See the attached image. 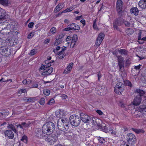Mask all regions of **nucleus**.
Wrapping results in <instances>:
<instances>
[{
    "label": "nucleus",
    "instance_id": "1",
    "mask_svg": "<svg viewBox=\"0 0 146 146\" xmlns=\"http://www.w3.org/2000/svg\"><path fill=\"white\" fill-rule=\"evenodd\" d=\"M80 118L82 122L88 123H91L92 125L99 126L97 123L96 121V119L94 117H91L86 114L81 112L80 113Z\"/></svg>",
    "mask_w": 146,
    "mask_h": 146
},
{
    "label": "nucleus",
    "instance_id": "2",
    "mask_svg": "<svg viewBox=\"0 0 146 146\" xmlns=\"http://www.w3.org/2000/svg\"><path fill=\"white\" fill-rule=\"evenodd\" d=\"M69 120L68 119L64 118L58 120L57 125L58 129L62 131H65L69 128Z\"/></svg>",
    "mask_w": 146,
    "mask_h": 146
},
{
    "label": "nucleus",
    "instance_id": "3",
    "mask_svg": "<svg viewBox=\"0 0 146 146\" xmlns=\"http://www.w3.org/2000/svg\"><path fill=\"white\" fill-rule=\"evenodd\" d=\"M55 126L52 122L49 121L44 124L42 127V131L45 135L51 134L55 130Z\"/></svg>",
    "mask_w": 146,
    "mask_h": 146
},
{
    "label": "nucleus",
    "instance_id": "4",
    "mask_svg": "<svg viewBox=\"0 0 146 146\" xmlns=\"http://www.w3.org/2000/svg\"><path fill=\"white\" fill-rule=\"evenodd\" d=\"M70 124L74 126H77L79 125L81 122V118L77 115L71 116L69 118Z\"/></svg>",
    "mask_w": 146,
    "mask_h": 146
},
{
    "label": "nucleus",
    "instance_id": "5",
    "mask_svg": "<svg viewBox=\"0 0 146 146\" xmlns=\"http://www.w3.org/2000/svg\"><path fill=\"white\" fill-rule=\"evenodd\" d=\"M119 17L116 19L114 21L113 23V27L115 30L119 31L120 30L118 26L121 25L123 23V19L119 15Z\"/></svg>",
    "mask_w": 146,
    "mask_h": 146
},
{
    "label": "nucleus",
    "instance_id": "6",
    "mask_svg": "<svg viewBox=\"0 0 146 146\" xmlns=\"http://www.w3.org/2000/svg\"><path fill=\"white\" fill-rule=\"evenodd\" d=\"M11 31V28L10 24L5 27V25H0V33L5 35H7L9 34Z\"/></svg>",
    "mask_w": 146,
    "mask_h": 146
},
{
    "label": "nucleus",
    "instance_id": "7",
    "mask_svg": "<svg viewBox=\"0 0 146 146\" xmlns=\"http://www.w3.org/2000/svg\"><path fill=\"white\" fill-rule=\"evenodd\" d=\"M124 85L121 82H118L114 87V92L117 94H121L124 90Z\"/></svg>",
    "mask_w": 146,
    "mask_h": 146
},
{
    "label": "nucleus",
    "instance_id": "8",
    "mask_svg": "<svg viewBox=\"0 0 146 146\" xmlns=\"http://www.w3.org/2000/svg\"><path fill=\"white\" fill-rule=\"evenodd\" d=\"M123 2L121 0H117L116 3V8L118 14L120 16L122 15Z\"/></svg>",
    "mask_w": 146,
    "mask_h": 146
},
{
    "label": "nucleus",
    "instance_id": "9",
    "mask_svg": "<svg viewBox=\"0 0 146 146\" xmlns=\"http://www.w3.org/2000/svg\"><path fill=\"white\" fill-rule=\"evenodd\" d=\"M49 135L46 139V141L50 145L53 144L58 140V136L51 134Z\"/></svg>",
    "mask_w": 146,
    "mask_h": 146
},
{
    "label": "nucleus",
    "instance_id": "10",
    "mask_svg": "<svg viewBox=\"0 0 146 146\" xmlns=\"http://www.w3.org/2000/svg\"><path fill=\"white\" fill-rule=\"evenodd\" d=\"M80 29L79 26L75 23H72L68 25L67 28H65L63 30L68 31L70 30H79Z\"/></svg>",
    "mask_w": 146,
    "mask_h": 146
},
{
    "label": "nucleus",
    "instance_id": "11",
    "mask_svg": "<svg viewBox=\"0 0 146 146\" xmlns=\"http://www.w3.org/2000/svg\"><path fill=\"white\" fill-rule=\"evenodd\" d=\"M35 135L37 137L40 139H42L44 138L45 136V134L42 131V130L40 128L36 129L35 130Z\"/></svg>",
    "mask_w": 146,
    "mask_h": 146
},
{
    "label": "nucleus",
    "instance_id": "12",
    "mask_svg": "<svg viewBox=\"0 0 146 146\" xmlns=\"http://www.w3.org/2000/svg\"><path fill=\"white\" fill-rule=\"evenodd\" d=\"M104 34L102 33H100L99 34L96 40L95 43L96 45L98 46L100 45L104 37Z\"/></svg>",
    "mask_w": 146,
    "mask_h": 146
},
{
    "label": "nucleus",
    "instance_id": "13",
    "mask_svg": "<svg viewBox=\"0 0 146 146\" xmlns=\"http://www.w3.org/2000/svg\"><path fill=\"white\" fill-rule=\"evenodd\" d=\"M5 137H8L9 139H13L14 138V134L11 130L7 129L4 132Z\"/></svg>",
    "mask_w": 146,
    "mask_h": 146
},
{
    "label": "nucleus",
    "instance_id": "14",
    "mask_svg": "<svg viewBox=\"0 0 146 146\" xmlns=\"http://www.w3.org/2000/svg\"><path fill=\"white\" fill-rule=\"evenodd\" d=\"M141 101V95H137L134 98L132 103L134 106H138L140 104Z\"/></svg>",
    "mask_w": 146,
    "mask_h": 146
},
{
    "label": "nucleus",
    "instance_id": "15",
    "mask_svg": "<svg viewBox=\"0 0 146 146\" xmlns=\"http://www.w3.org/2000/svg\"><path fill=\"white\" fill-rule=\"evenodd\" d=\"M55 113L56 116L59 118H63L65 115V112L63 110H58L56 111Z\"/></svg>",
    "mask_w": 146,
    "mask_h": 146
},
{
    "label": "nucleus",
    "instance_id": "16",
    "mask_svg": "<svg viewBox=\"0 0 146 146\" xmlns=\"http://www.w3.org/2000/svg\"><path fill=\"white\" fill-rule=\"evenodd\" d=\"M44 72H42L41 74L42 75H48L50 74L53 71V68L52 67H50L48 69H44Z\"/></svg>",
    "mask_w": 146,
    "mask_h": 146
},
{
    "label": "nucleus",
    "instance_id": "17",
    "mask_svg": "<svg viewBox=\"0 0 146 146\" xmlns=\"http://www.w3.org/2000/svg\"><path fill=\"white\" fill-rule=\"evenodd\" d=\"M127 139L128 143L130 144L132 141L136 138L134 134L132 133H129L127 135Z\"/></svg>",
    "mask_w": 146,
    "mask_h": 146
},
{
    "label": "nucleus",
    "instance_id": "18",
    "mask_svg": "<svg viewBox=\"0 0 146 146\" xmlns=\"http://www.w3.org/2000/svg\"><path fill=\"white\" fill-rule=\"evenodd\" d=\"M1 48V50L3 54H6L7 55H9L11 54L10 48L9 49L7 45L3 48Z\"/></svg>",
    "mask_w": 146,
    "mask_h": 146
},
{
    "label": "nucleus",
    "instance_id": "19",
    "mask_svg": "<svg viewBox=\"0 0 146 146\" xmlns=\"http://www.w3.org/2000/svg\"><path fill=\"white\" fill-rule=\"evenodd\" d=\"M138 5L141 8H146V0H141L139 1Z\"/></svg>",
    "mask_w": 146,
    "mask_h": 146
},
{
    "label": "nucleus",
    "instance_id": "20",
    "mask_svg": "<svg viewBox=\"0 0 146 146\" xmlns=\"http://www.w3.org/2000/svg\"><path fill=\"white\" fill-rule=\"evenodd\" d=\"M64 36L63 35H59L58 38H56L54 43L55 45L57 46L59 44L62 42V40L61 38Z\"/></svg>",
    "mask_w": 146,
    "mask_h": 146
},
{
    "label": "nucleus",
    "instance_id": "21",
    "mask_svg": "<svg viewBox=\"0 0 146 146\" xmlns=\"http://www.w3.org/2000/svg\"><path fill=\"white\" fill-rule=\"evenodd\" d=\"M73 65L72 63H70L67 66L66 69H65L64 71V73L65 74H68L70 72V70L72 68V66Z\"/></svg>",
    "mask_w": 146,
    "mask_h": 146
},
{
    "label": "nucleus",
    "instance_id": "22",
    "mask_svg": "<svg viewBox=\"0 0 146 146\" xmlns=\"http://www.w3.org/2000/svg\"><path fill=\"white\" fill-rule=\"evenodd\" d=\"M63 5V4L62 3H59L55 8L54 10V12L56 13L59 11L63 8L62 6Z\"/></svg>",
    "mask_w": 146,
    "mask_h": 146
},
{
    "label": "nucleus",
    "instance_id": "23",
    "mask_svg": "<svg viewBox=\"0 0 146 146\" xmlns=\"http://www.w3.org/2000/svg\"><path fill=\"white\" fill-rule=\"evenodd\" d=\"M7 127V128L11 129L15 133H18L17 130L16 129L15 126L12 124L9 123Z\"/></svg>",
    "mask_w": 146,
    "mask_h": 146
},
{
    "label": "nucleus",
    "instance_id": "24",
    "mask_svg": "<svg viewBox=\"0 0 146 146\" xmlns=\"http://www.w3.org/2000/svg\"><path fill=\"white\" fill-rule=\"evenodd\" d=\"M139 11L137 7H133L131 9V13H133L135 16H137L138 15Z\"/></svg>",
    "mask_w": 146,
    "mask_h": 146
},
{
    "label": "nucleus",
    "instance_id": "25",
    "mask_svg": "<svg viewBox=\"0 0 146 146\" xmlns=\"http://www.w3.org/2000/svg\"><path fill=\"white\" fill-rule=\"evenodd\" d=\"M6 12L4 10L1 9L0 10V19H3L6 15Z\"/></svg>",
    "mask_w": 146,
    "mask_h": 146
},
{
    "label": "nucleus",
    "instance_id": "26",
    "mask_svg": "<svg viewBox=\"0 0 146 146\" xmlns=\"http://www.w3.org/2000/svg\"><path fill=\"white\" fill-rule=\"evenodd\" d=\"M119 53L121 54L122 55H127L128 53V51L124 49H121L120 50H118Z\"/></svg>",
    "mask_w": 146,
    "mask_h": 146
},
{
    "label": "nucleus",
    "instance_id": "27",
    "mask_svg": "<svg viewBox=\"0 0 146 146\" xmlns=\"http://www.w3.org/2000/svg\"><path fill=\"white\" fill-rule=\"evenodd\" d=\"M123 80V82L125 86H128L130 88H131L133 86V85L131 82L128 80Z\"/></svg>",
    "mask_w": 146,
    "mask_h": 146
},
{
    "label": "nucleus",
    "instance_id": "28",
    "mask_svg": "<svg viewBox=\"0 0 146 146\" xmlns=\"http://www.w3.org/2000/svg\"><path fill=\"white\" fill-rule=\"evenodd\" d=\"M8 3V0H0V4L4 6H7Z\"/></svg>",
    "mask_w": 146,
    "mask_h": 146
},
{
    "label": "nucleus",
    "instance_id": "29",
    "mask_svg": "<svg viewBox=\"0 0 146 146\" xmlns=\"http://www.w3.org/2000/svg\"><path fill=\"white\" fill-rule=\"evenodd\" d=\"M7 45V43L5 42L2 40V39L0 38V48H3Z\"/></svg>",
    "mask_w": 146,
    "mask_h": 146
},
{
    "label": "nucleus",
    "instance_id": "30",
    "mask_svg": "<svg viewBox=\"0 0 146 146\" xmlns=\"http://www.w3.org/2000/svg\"><path fill=\"white\" fill-rule=\"evenodd\" d=\"M118 66H119V70L120 72H123L124 70V65L123 63L118 64Z\"/></svg>",
    "mask_w": 146,
    "mask_h": 146
},
{
    "label": "nucleus",
    "instance_id": "31",
    "mask_svg": "<svg viewBox=\"0 0 146 146\" xmlns=\"http://www.w3.org/2000/svg\"><path fill=\"white\" fill-rule=\"evenodd\" d=\"M98 140H99V142L101 144H104L105 142V139L100 137H98Z\"/></svg>",
    "mask_w": 146,
    "mask_h": 146
},
{
    "label": "nucleus",
    "instance_id": "32",
    "mask_svg": "<svg viewBox=\"0 0 146 146\" xmlns=\"http://www.w3.org/2000/svg\"><path fill=\"white\" fill-rule=\"evenodd\" d=\"M21 140L25 143H27L28 141V138L25 135L23 136L22 137Z\"/></svg>",
    "mask_w": 146,
    "mask_h": 146
},
{
    "label": "nucleus",
    "instance_id": "33",
    "mask_svg": "<svg viewBox=\"0 0 146 146\" xmlns=\"http://www.w3.org/2000/svg\"><path fill=\"white\" fill-rule=\"evenodd\" d=\"M135 91L137 93L139 94H140L138 95H141V96L145 94V92L143 91L140 89H136Z\"/></svg>",
    "mask_w": 146,
    "mask_h": 146
},
{
    "label": "nucleus",
    "instance_id": "34",
    "mask_svg": "<svg viewBox=\"0 0 146 146\" xmlns=\"http://www.w3.org/2000/svg\"><path fill=\"white\" fill-rule=\"evenodd\" d=\"M117 58L118 64L123 63V58L121 56H117Z\"/></svg>",
    "mask_w": 146,
    "mask_h": 146
},
{
    "label": "nucleus",
    "instance_id": "35",
    "mask_svg": "<svg viewBox=\"0 0 146 146\" xmlns=\"http://www.w3.org/2000/svg\"><path fill=\"white\" fill-rule=\"evenodd\" d=\"M50 64V63L46 64L45 65L41 66L40 67V69L41 70L43 69L44 70V69L47 68V67H48L51 66V65Z\"/></svg>",
    "mask_w": 146,
    "mask_h": 146
},
{
    "label": "nucleus",
    "instance_id": "36",
    "mask_svg": "<svg viewBox=\"0 0 146 146\" xmlns=\"http://www.w3.org/2000/svg\"><path fill=\"white\" fill-rule=\"evenodd\" d=\"M43 93L46 96H48L50 93V91L48 89H45L43 90Z\"/></svg>",
    "mask_w": 146,
    "mask_h": 146
},
{
    "label": "nucleus",
    "instance_id": "37",
    "mask_svg": "<svg viewBox=\"0 0 146 146\" xmlns=\"http://www.w3.org/2000/svg\"><path fill=\"white\" fill-rule=\"evenodd\" d=\"M93 28L95 30H97L98 29L97 25H96V20L95 19L93 21Z\"/></svg>",
    "mask_w": 146,
    "mask_h": 146
},
{
    "label": "nucleus",
    "instance_id": "38",
    "mask_svg": "<svg viewBox=\"0 0 146 146\" xmlns=\"http://www.w3.org/2000/svg\"><path fill=\"white\" fill-rule=\"evenodd\" d=\"M7 41L9 42V43H10V44L11 46H13L14 45H15V44L14 43L13 40L12 39L10 38L7 39Z\"/></svg>",
    "mask_w": 146,
    "mask_h": 146
},
{
    "label": "nucleus",
    "instance_id": "39",
    "mask_svg": "<svg viewBox=\"0 0 146 146\" xmlns=\"http://www.w3.org/2000/svg\"><path fill=\"white\" fill-rule=\"evenodd\" d=\"M39 102L40 105H43L45 102V100L44 98H41L39 101Z\"/></svg>",
    "mask_w": 146,
    "mask_h": 146
},
{
    "label": "nucleus",
    "instance_id": "40",
    "mask_svg": "<svg viewBox=\"0 0 146 146\" xmlns=\"http://www.w3.org/2000/svg\"><path fill=\"white\" fill-rule=\"evenodd\" d=\"M123 23L127 27H130V23L128 21H125L123 19Z\"/></svg>",
    "mask_w": 146,
    "mask_h": 146
},
{
    "label": "nucleus",
    "instance_id": "41",
    "mask_svg": "<svg viewBox=\"0 0 146 146\" xmlns=\"http://www.w3.org/2000/svg\"><path fill=\"white\" fill-rule=\"evenodd\" d=\"M74 8H73V7H70V8H68L65 10H64L63 11V12L64 13H66L67 12H69L72 10H73Z\"/></svg>",
    "mask_w": 146,
    "mask_h": 146
},
{
    "label": "nucleus",
    "instance_id": "42",
    "mask_svg": "<svg viewBox=\"0 0 146 146\" xmlns=\"http://www.w3.org/2000/svg\"><path fill=\"white\" fill-rule=\"evenodd\" d=\"M37 52V50L36 49H34L31 50L29 54L31 55H33L35 54Z\"/></svg>",
    "mask_w": 146,
    "mask_h": 146
},
{
    "label": "nucleus",
    "instance_id": "43",
    "mask_svg": "<svg viewBox=\"0 0 146 146\" xmlns=\"http://www.w3.org/2000/svg\"><path fill=\"white\" fill-rule=\"evenodd\" d=\"M54 100L53 98H51L50 100L48 101V102L47 103V104L51 105L52 104H54Z\"/></svg>",
    "mask_w": 146,
    "mask_h": 146
},
{
    "label": "nucleus",
    "instance_id": "44",
    "mask_svg": "<svg viewBox=\"0 0 146 146\" xmlns=\"http://www.w3.org/2000/svg\"><path fill=\"white\" fill-rule=\"evenodd\" d=\"M58 55H59V57L60 59H62L64 58L65 55L64 54V53H60L59 52H58Z\"/></svg>",
    "mask_w": 146,
    "mask_h": 146
},
{
    "label": "nucleus",
    "instance_id": "45",
    "mask_svg": "<svg viewBox=\"0 0 146 146\" xmlns=\"http://www.w3.org/2000/svg\"><path fill=\"white\" fill-rule=\"evenodd\" d=\"M35 99V98L34 97L28 98L27 101L30 102H34Z\"/></svg>",
    "mask_w": 146,
    "mask_h": 146
},
{
    "label": "nucleus",
    "instance_id": "46",
    "mask_svg": "<svg viewBox=\"0 0 146 146\" xmlns=\"http://www.w3.org/2000/svg\"><path fill=\"white\" fill-rule=\"evenodd\" d=\"M122 108H126V107L127 106L126 105L124 104L122 102H120L119 103V105ZM126 109H127L126 108Z\"/></svg>",
    "mask_w": 146,
    "mask_h": 146
},
{
    "label": "nucleus",
    "instance_id": "47",
    "mask_svg": "<svg viewBox=\"0 0 146 146\" xmlns=\"http://www.w3.org/2000/svg\"><path fill=\"white\" fill-rule=\"evenodd\" d=\"M132 142L131 143V146H134L136 143L137 141L136 139L132 141Z\"/></svg>",
    "mask_w": 146,
    "mask_h": 146
},
{
    "label": "nucleus",
    "instance_id": "48",
    "mask_svg": "<svg viewBox=\"0 0 146 146\" xmlns=\"http://www.w3.org/2000/svg\"><path fill=\"white\" fill-rule=\"evenodd\" d=\"M78 39V37L77 35H73L72 40H75L76 41V40Z\"/></svg>",
    "mask_w": 146,
    "mask_h": 146
},
{
    "label": "nucleus",
    "instance_id": "49",
    "mask_svg": "<svg viewBox=\"0 0 146 146\" xmlns=\"http://www.w3.org/2000/svg\"><path fill=\"white\" fill-rule=\"evenodd\" d=\"M21 125L23 127H28L29 126V125L28 124H27L25 122H22L21 123Z\"/></svg>",
    "mask_w": 146,
    "mask_h": 146
},
{
    "label": "nucleus",
    "instance_id": "50",
    "mask_svg": "<svg viewBox=\"0 0 146 146\" xmlns=\"http://www.w3.org/2000/svg\"><path fill=\"white\" fill-rule=\"evenodd\" d=\"M76 41L75 40H72L70 44V46L72 47H73L76 44Z\"/></svg>",
    "mask_w": 146,
    "mask_h": 146
},
{
    "label": "nucleus",
    "instance_id": "51",
    "mask_svg": "<svg viewBox=\"0 0 146 146\" xmlns=\"http://www.w3.org/2000/svg\"><path fill=\"white\" fill-rule=\"evenodd\" d=\"M38 84L36 83H34V84L32 85L31 86V88H37L38 87Z\"/></svg>",
    "mask_w": 146,
    "mask_h": 146
},
{
    "label": "nucleus",
    "instance_id": "52",
    "mask_svg": "<svg viewBox=\"0 0 146 146\" xmlns=\"http://www.w3.org/2000/svg\"><path fill=\"white\" fill-rule=\"evenodd\" d=\"M55 28L53 27L50 30V31L51 33H54L55 32Z\"/></svg>",
    "mask_w": 146,
    "mask_h": 146
},
{
    "label": "nucleus",
    "instance_id": "53",
    "mask_svg": "<svg viewBox=\"0 0 146 146\" xmlns=\"http://www.w3.org/2000/svg\"><path fill=\"white\" fill-rule=\"evenodd\" d=\"M66 47H65V46H63L62 48V50H61L60 51H59V52H60V53H64V51L66 50Z\"/></svg>",
    "mask_w": 146,
    "mask_h": 146
},
{
    "label": "nucleus",
    "instance_id": "54",
    "mask_svg": "<svg viewBox=\"0 0 146 146\" xmlns=\"http://www.w3.org/2000/svg\"><path fill=\"white\" fill-rule=\"evenodd\" d=\"M13 32L14 33H15L16 35H17L18 34V30L17 29H13Z\"/></svg>",
    "mask_w": 146,
    "mask_h": 146
},
{
    "label": "nucleus",
    "instance_id": "55",
    "mask_svg": "<svg viewBox=\"0 0 146 146\" xmlns=\"http://www.w3.org/2000/svg\"><path fill=\"white\" fill-rule=\"evenodd\" d=\"M141 40L142 41V42H140V41H139V42L140 44H142L143 43L144 41H146V36L145 37H144L142 38L141 39Z\"/></svg>",
    "mask_w": 146,
    "mask_h": 146
},
{
    "label": "nucleus",
    "instance_id": "56",
    "mask_svg": "<svg viewBox=\"0 0 146 146\" xmlns=\"http://www.w3.org/2000/svg\"><path fill=\"white\" fill-rule=\"evenodd\" d=\"M34 25V23L33 22H31L29 23L28 25L29 27L31 28L33 27Z\"/></svg>",
    "mask_w": 146,
    "mask_h": 146
},
{
    "label": "nucleus",
    "instance_id": "57",
    "mask_svg": "<svg viewBox=\"0 0 146 146\" xmlns=\"http://www.w3.org/2000/svg\"><path fill=\"white\" fill-rule=\"evenodd\" d=\"M97 76L98 77V80H99L100 79L101 77V73L100 72H99L97 74Z\"/></svg>",
    "mask_w": 146,
    "mask_h": 146
},
{
    "label": "nucleus",
    "instance_id": "58",
    "mask_svg": "<svg viewBox=\"0 0 146 146\" xmlns=\"http://www.w3.org/2000/svg\"><path fill=\"white\" fill-rule=\"evenodd\" d=\"M141 34H142V33L141 32H139V33L138 34V40H141Z\"/></svg>",
    "mask_w": 146,
    "mask_h": 146
},
{
    "label": "nucleus",
    "instance_id": "59",
    "mask_svg": "<svg viewBox=\"0 0 146 146\" xmlns=\"http://www.w3.org/2000/svg\"><path fill=\"white\" fill-rule=\"evenodd\" d=\"M145 132V131L142 129H138V134L139 133H143Z\"/></svg>",
    "mask_w": 146,
    "mask_h": 146
},
{
    "label": "nucleus",
    "instance_id": "60",
    "mask_svg": "<svg viewBox=\"0 0 146 146\" xmlns=\"http://www.w3.org/2000/svg\"><path fill=\"white\" fill-rule=\"evenodd\" d=\"M96 112L99 115H102L103 114V112L100 110H97L96 111Z\"/></svg>",
    "mask_w": 146,
    "mask_h": 146
},
{
    "label": "nucleus",
    "instance_id": "61",
    "mask_svg": "<svg viewBox=\"0 0 146 146\" xmlns=\"http://www.w3.org/2000/svg\"><path fill=\"white\" fill-rule=\"evenodd\" d=\"M60 48V47L59 46H57L56 47V49L53 50V52L55 53V52L56 51L59 50Z\"/></svg>",
    "mask_w": 146,
    "mask_h": 146
},
{
    "label": "nucleus",
    "instance_id": "62",
    "mask_svg": "<svg viewBox=\"0 0 146 146\" xmlns=\"http://www.w3.org/2000/svg\"><path fill=\"white\" fill-rule=\"evenodd\" d=\"M34 35L32 34V33H30L28 35V38H31Z\"/></svg>",
    "mask_w": 146,
    "mask_h": 146
},
{
    "label": "nucleus",
    "instance_id": "63",
    "mask_svg": "<svg viewBox=\"0 0 146 146\" xmlns=\"http://www.w3.org/2000/svg\"><path fill=\"white\" fill-rule=\"evenodd\" d=\"M113 54L114 55V56H117V50H115L114 51H113L112 52Z\"/></svg>",
    "mask_w": 146,
    "mask_h": 146
},
{
    "label": "nucleus",
    "instance_id": "64",
    "mask_svg": "<svg viewBox=\"0 0 146 146\" xmlns=\"http://www.w3.org/2000/svg\"><path fill=\"white\" fill-rule=\"evenodd\" d=\"M16 126L17 128H20L21 129H23V126L21 125V124H18L16 125Z\"/></svg>",
    "mask_w": 146,
    "mask_h": 146
}]
</instances>
